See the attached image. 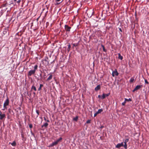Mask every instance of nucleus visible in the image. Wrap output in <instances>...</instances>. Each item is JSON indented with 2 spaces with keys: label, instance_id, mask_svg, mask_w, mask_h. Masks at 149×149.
<instances>
[{
  "label": "nucleus",
  "instance_id": "22",
  "mask_svg": "<svg viewBox=\"0 0 149 149\" xmlns=\"http://www.w3.org/2000/svg\"><path fill=\"white\" fill-rule=\"evenodd\" d=\"M38 67V66L37 65H36L34 67V70H35L36 72V70L37 69Z\"/></svg>",
  "mask_w": 149,
  "mask_h": 149
},
{
  "label": "nucleus",
  "instance_id": "3",
  "mask_svg": "<svg viewBox=\"0 0 149 149\" xmlns=\"http://www.w3.org/2000/svg\"><path fill=\"white\" fill-rule=\"evenodd\" d=\"M65 29L67 32H69L70 31L71 27L69 26L68 25H65Z\"/></svg>",
  "mask_w": 149,
  "mask_h": 149
},
{
  "label": "nucleus",
  "instance_id": "4",
  "mask_svg": "<svg viewBox=\"0 0 149 149\" xmlns=\"http://www.w3.org/2000/svg\"><path fill=\"white\" fill-rule=\"evenodd\" d=\"M142 85H137L136 86L134 89L132 91L133 92H134L136 91H137L140 88L142 87Z\"/></svg>",
  "mask_w": 149,
  "mask_h": 149
},
{
  "label": "nucleus",
  "instance_id": "19",
  "mask_svg": "<svg viewBox=\"0 0 149 149\" xmlns=\"http://www.w3.org/2000/svg\"><path fill=\"white\" fill-rule=\"evenodd\" d=\"M71 48V46L70 44L68 45V48L67 49V50L68 52H69L70 50V48Z\"/></svg>",
  "mask_w": 149,
  "mask_h": 149
},
{
  "label": "nucleus",
  "instance_id": "6",
  "mask_svg": "<svg viewBox=\"0 0 149 149\" xmlns=\"http://www.w3.org/2000/svg\"><path fill=\"white\" fill-rule=\"evenodd\" d=\"M35 72V70H30L29 71L28 75V76H31L32 74H34Z\"/></svg>",
  "mask_w": 149,
  "mask_h": 149
},
{
  "label": "nucleus",
  "instance_id": "2",
  "mask_svg": "<svg viewBox=\"0 0 149 149\" xmlns=\"http://www.w3.org/2000/svg\"><path fill=\"white\" fill-rule=\"evenodd\" d=\"M9 99L8 98H7L3 104V108H4L5 109H7L6 106L9 105Z\"/></svg>",
  "mask_w": 149,
  "mask_h": 149
},
{
  "label": "nucleus",
  "instance_id": "10",
  "mask_svg": "<svg viewBox=\"0 0 149 149\" xmlns=\"http://www.w3.org/2000/svg\"><path fill=\"white\" fill-rule=\"evenodd\" d=\"M101 86L100 85H97L95 88V91H97L98 90L100 89Z\"/></svg>",
  "mask_w": 149,
  "mask_h": 149
},
{
  "label": "nucleus",
  "instance_id": "34",
  "mask_svg": "<svg viewBox=\"0 0 149 149\" xmlns=\"http://www.w3.org/2000/svg\"><path fill=\"white\" fill-rule=\"evenodd\" d=\"M21 136H22V138H24V135L22 133L21 134Z\"/></svg>",
  "mask_w": 149,
  "mask_h": 149
},
{
  "label": "nucleus",
  "instance_id": "27",
  "mask_svg": "<svg viewBox=\"0 0 149 149\" xmlns=\"http://www.w3.org/2000/svg\"><path fill=\"white\" fill-rule=\"evenodd\" d=\"M47 59H48V57H47L46 58H45L44 60V61L46 62H47V63L48 64L49 63H48V61L47 60Z\"/></svg>",
  "mask_w": 149,
  "mask_h": 149
},
{
  "label": "nucleus",
  "instance_id": "7",
  "mask_svg": "<svg viewBox=\"0 0 149 149\" xmlns=\"http://www.w3.org/2000/svg\"><path fill=\"white\" fill-rule=\"evenodd\" d=\"M118 74L116 69H115L114 71H112V76H118Z\"/></svg>",
  "mask_w": 149,
  "mask_h": 149
},
{
  "label": "nucleus",
  "instance_id": "46",
  "mask_svg": "<svg viewBox=\"0 0 149 149\" xmlns=\"http://www.w3.org/2000/svg\"><path fill=\"white\" fill-rule=\"evenodd\" d=\"M135 15L136 16V13H135Z\"/></svg>",
  "mask_w": 149,
  "mask_h": 149
},
{
  "label": "nucleus",
  "instance_id": "25",
  "mask_svg": "<svg viewBox=\"0 0 149 149\" xmlns=\"http://www.w3.org/2000/svg\"><path fill=\"white\" fill-rule=\"evenodd\" d=\"M8 30L6 29L5 30L3 31V33L4 34H5L6 33Z\"/></svg>",
  "mask_w": 149,
  "mask_h": 149
},
{
  "label": "nucleus",
  "instance_id": "45",
  "mask_svg": "<svg viewBox=\"0 0 149 149\" xmlns=\"http://www.w3.org/2000/svg\"><path fill=\"white\" fill-rule=\"evenodd\" d=\"M17 0H14L15 1H16Z\"/></svg>",
  "mask_w": 149,
  "mask_h": 149
},
{
  "label": "nucleus",
  "instance_id": "33",
  "mask_svg": "<svg viewBox=\"0 0 149 149\" xmlns=\"http://www.w3.org/2000/svg\"><path fill=\"white\" fill-rule=\"evenodd\" d=\"M97 112L96 113H95L94 114V117H95L97 116V115L98 114Z\"/></svg>",
  "mask_w": 149,
  "mask_h": 149
},
{
  "label": "nucleus",
  "instance_id": "40",
  "mask_svg": "<svg viewBox=\"0 0 149 149\" xmlns=\"http://www.w3.org/2000/svg\"><path fill=\"white\" fill-rule=\"evenodd\" d=\"M73 47H74V46H77V45H76L75 44H73Z\"/></svg>",
  "mask_w": 149,
  "mask_h": 149
},
{
  "label": "nucleus",
  "instance_id": "21",
  "mask_svg": "<svg viewBox=\"0 0 149 149\" xmlns=\"http://www.w3.org/2000/svg\"><path fill=\"white\" fill-rule=\"evenodd\" d=\"M43 85L42 84H40V87L39 88H38V91H40L41 90V88L43 86Z\"/></svg>",
  "mask_w": 149,
  "mask_h": 149
},
{
  "label": "nucleus",
  "instance_id": "9",
  "mask_svg": "<svg viewBox=\"0 0 149 149\" xmlns=\"http://www.w3.org/2000/svg\"><path fill=\"white\" fill-rule=\"evenodd\" d=\"M124 145L123 142H122L118 144L116 146V147L117 148H119L121 146H124Z\"/></svg>",
  "mask_w": 149,
  "mask_h": 149
},
{
  "label": "nucleus",
  "instance_id": "43",
  "mask_svg": "<svg viewBox=\"0 0 149 149\" xmlns=\"http://www.w3.org/2000/svg\"><path fill=\"white\" fill-rule=\"evenodd\" d=\"M33 94H34V95H35L36 94V93L35 92H34L33 93Z\"/></svg>",
  "mask_w": 149,
  "mask_h": 149
},
{
  "label": "nucleus",
  "instance_id": "28",
  "mask_svg": "<svg viewBox=\"0 0 149 149\" xmlns=\"http://www.w3.org/2000/svg\"><path fill=\"white\" fill-rule=\"evenodd\" d=\"M91 120H88L86 122V123L87 124L90 123H91Z\"/></svg>",
  "mask_w": 149,
  "mask_h": 149
},
{
  "label": "nucleus",
  "instance_id": "1",
  "mask_svg": "<svg viewBox=\"0 0 149 149\" xmlns=\"http://www.w3.org/2000/svg\"><path fill=\"white\" fill-rule=\"evenodd\" d=\"M62 138L61 137L60 138L58 139L56 141H54L52 143H51L49 146V147H52L56 145L59 142L61 141L62 140Z\"/></svg>",
  "mask_w": 149,
  "mask_h": 149
},
{
  "label": "nucleus",
  "instance_id": "31",
  "mask_svg": "<svg viewBox=\"0 0 149 149\" xmlns=\"http://www.w3.org/2000/svg\"><path fill=\"white\" fill-rule=\"evenodd\" d=\"M145 84H149L148 82L146 79L145 80Z\"/></svg>",
  "mask_w": 149,
  "mask_h": 149
},
{
  "label": "nucleus",
  "instance_id": "26",
  "mask_svg": "<svg viewBox=\"0 0 149 149\" xmlns=\"http://www.w3.org/2000/svg\"><path fill=\"white\" fill-rule=\"evenodd\" d=\"M36 113H37V117L39 114V111L38 110H36Z\"/></svg>",
  "mask_w": 149,
  "mask_h": 149
},
{
  "label": "nucleus",
  "instance_id": "37",
  "mask_svg": "<svg viewBox=\"0 0 149 149\" xmlns=\"http://www.w3.org/2000/svg\"><path fill=\"white\" fill-rule=\"evenodd\" d=\"M98 97L99 98H101L102 99V96L100 95H99L98 96Z\"/></svg>",
  "mask_w": 149,
  "mask_h": 149
},
{
  "label": "nucleus",
  "instance_id": "13",
  "mask_svg": "<svg viewBox=\"0 0 149 149\" xmlns=\"http://www.w3.org/2000/svg\"><path fill=\"white\" fill-rule=\"evenodd\" d=\"M44 120L46 121V122H50V121L48 119V118L47 117V118H46L45 117H44Z\"/></svg>",
  "mask_w": 149,
  "mask_h": 149
},
{
  "label": "nucleus",
  "instance_id": "38",
  "mask_svg": "<svg viewBox=\"0 0 149 149\" xmlns=\"http://www.w3.org/2000/svg\"><path fill=\"white\" fill-rule=\"evenodd\" d=\"M21 1V0H18L17 1V3H19Z\"/></svg>",
  "mask_w": 149,
  "mask_h": 149
},
{
  "label": "nucleus",
  "instance_id": "16",
  "mask_svg": "<svg viewBox=\"0 0 149 149\" xmlns=\"http://www.w3.org/2000/svg\"><path fill=\"white\" fill-rule=\"evenodd\" d=\"M78 116H76L74 118H73V120L75 121H77L78 120Z\"/></svg>",
  "mask_w": 149,
  "mask_h": 149
},
{
  "label": "nucleus",
  "instance_id": "11",
  "mask_svg": "<svg viewBox=\"0 0 149 149\" xmlns=\"http://www.w3.org/2000/svg\"><path fill=\"white\" fill-rule=\"evenodd\" d=\"M48 125V124L47 123H45L42 126V127L43 128V127H45L46 128Z\"/></svg>",
  "mask_w": 149,
  "mask_h": 149
},
{
  "label": "nucleus",
  "instance_id": "44",
  "mask_svg": "<svg viewBox=\"0 0 149 149\" xmlns=\"http://www.w3.org/2000/svg\"><path fill=\"white\" fill-rule=\"evenodd\" d=\"M100 139H102V137H101V136H100Z\"/></svg>",
  "mask_w": 149,
  "mask_h": 149
},
{
  "label": "nucleus",
  "instance_id": "8",
  "mask_svg": "<svg viewBox=\"0 0 149 149\" xmlns=\"http://www.w3.org/2000/svg\"><path fill=\"white\" fill-rule=\"evenodd\" d=\"M128 141H129V139H127L125 140V141H124V144H125L124 145V148L125 149H127V142Z\"/></svg>",
  "mask_w": 149,
  "mask_h": 149
},
{
  "label": "nucleus",
  "instance_id": "24",
  "mask_svg": "<svg viewBox=\"0 0 149 149\" xmlns=\"http://www.w3.org/2000/svg\"><path fill=\"white\" fill-rule=\"evenodd\" d=\"M11 144L12 146H15L16 145V143L15 141H14L11 143Z\"/></svg>",
  "mask_w": 149,
  "mask_h": 149
},
{
  "label": "nucleus",
  "instance_id": "14",
  "mask_svg": "<svg viewBox=\"0 0 149 149\" xmlns=\"http://www.w3.org/2000/svg\"><path fill=\"white\" fill-rule=\"evenodd\" d=\"M52 74H50L49 77H48V78L47 79V81H49L52 78Z\"/></svg>",
  "mask_w": 149,
  "mask_h": 149
},
{
  "label": "nucleus",
  "instance_id": "32",
  "mask_svg": "<svg viewBox=\"0 0 149 149\" xmlns=\"http://www.w3.org/2000/svg\"><path fill=\"white\" fill-rule=\"evenodd\" d=\"M102 46L103 47V51H104V52H106V50L105 49L104 46L103 45H102Z\"/></svg>",
  "mask_w": 149,
  "mask_h": 149
},
{
  "label": "nucleus",
  "instance_id": "12",
  "mask_svg": "<svg viewBox=\"0 0 149 149\" xmlns=\"http://www.w3.org/2000/svg\"><path fill=\"white\" fill-rule=\"evenodd\" d=\"M118 54V58L120 59L121 60H122L123 59V57L122 56H121L120 53Z\"/></svg>",
  "mask_w": 149,
  "mask_h": 149
},
{
  "label": "nucleus",
  "instance_id": "39",
  "mask_svg": "<svg viewBox=\"0 0 149 149\" xmlns=\"http://www.w3.org/2000/svg\"><path fill=\"white\" fill-rule=\"evenodd\" d=\"M119 31L121 32H122V30L121 29V28H119Z\"/></svg>",
  "mask_w": 149,
  "mask_h": 149
},
{
  "label": "nucleus",
  "instance_id": "17",
  "mask_svg": "<svg viewBox=\"0 0 149 149\" xmlns=\"http://www.w3.org/2000/svg\"><path fill=\"white\" fill-rule=\"evenodd\" d=\"M105 94L103 93L102 96V99H103L106 97Z\"/></svg>",
  "mask_w": 149,
  "mask_h": 149
},
{
  "label": "nucleus",
  "instance_id": "5",
  "mask_svg": "<svg viewBox=\"0 0 149 149\" xmlns=\"http://www.w3.org/2000/svg\"><path fill=\"white\" fill-rule=\"evenodd\" d=\"M6 117V115L4 113L2 114L1 112L0 111V120H2Z\"/></svg>",
  "mask_w": 149,
  "mask_h": 149
},
{
  "label": "nucleus",
  "instance_id": "15",
  "mask_svg": "<svg viewBox=\"0 0 149 149\" xmlns=\"http://www.w3.org/2000/svg\"><path fill=\"white\" fill-rule=\"evenodd\" d=\"M31 89L35 91H36V87L33 85L31 87Z\"/></svg>",
  "mask_w": 149,
  "mask_h": 149
},
{
  "label": "nucleus",
  "instance_id": "41",
  "mask_svg": "<svg viewBox=\"0 0 149 149\" xmlns=\"http://www.w3.org/2000/svg\"><path fill=\"white\" fill-rule=\"evenodd\" d=\"M61 0H56V1L57 2H59L61 1Z\"/></svg>",
  "mask_w": 149,
  "mask_h": 149
},
{
  "label": "nucleus",
  "instance_id": "23",
  "mask_svg": "<svg viewBox=\"0 0 149 149\" xmlns=\"http://www.w3.org/2000/svg\"><path fill=\"white\" fill-rule=\"evenodd\" d=\"M134 81V79L133 78H131L130 81V82H133Z\"/></svg>",
  "mask_w": 149,
  "mask_h": 149
},
{
  "label": "nucleus",
  "instance_id": "30",
  "mask_svg": "<svg viewBox=\"0 0 149 149\" xmlns=\"http://www.w3.org/2000/svg\"><path fill=\"white\" fill-rule=\"evenodd\" d=\"M7 6V3H6L5 4H3L2 5V6L3 7H6Z\"/></svg>",
  "mask_w": 149,
  "mask_h": 149
},
{
  "label": "nucleus",
  "instance_id": "35",
  "mask_svg": "<svg viewBox=\"0 0 149 149\" xmlns=\"http://www.w3.org/2000/svg\"><path fill=\"white\" fill-rule=\"evenodd\" d=\"M125 103H126V101L125 100L124 102H123L122 103V105H125Z\"/></svg>",
  "mask_w": 149,
  "mask_h": 149
},
{
  "label": "nucleus",
  "instance_id": "42",
  "mask_svg": "<svg viewBox=\"0 0 149 149\" xmlns=\"http://www.w3.org/2000/svg\"><path fill=\"white\" fill-rule=\"evenodd\" d=\"M5 109H5V108H4V109H3V110H5Z\"/></svg>",
  "mask_w": 149,
  "mask_h": 149
},
{
  "label": "nucleus",
  "instance_id": "36",
  "mask_svg": "<svg viewBox=\"0 0 149 149\" xmlns=\"http://www.w3.org/2000/svg\"><path fill=\"white\" fill-rule=\"evenodd\" d=\"M110 94L109 93H108L107 94H105L106 97H107Z\"/></svg>",
  "mask_w": 149,
  "mask_h": 149
},
{
  "label": "nucleus",
  "instance_id": "29",
  "mask_svg": "<svg viewBox=\"0 0 149 149\" xmlns=\"http://www.w3.org/2000/svg\"><path fill=\"white\" fill-rule=\"evenodd\" d=\"M29 126L30 128H32L33 127L32 125L31 124H29Z\"/></svg>",
  "mask_w": 149,
  "mask_h": 149
},
{
  "label": "nucleus",
  "instance_id": "20",
  "mask_svg": "<svg viewBox=\"0 0 149 149\" xmlns=\"http://www.w3.org/2000/svg\"><path fill=\"white\" fill-rule=\"evenodd\" d=\"M125 100L127 102H129V101H132V100L130 98H129V99H127V98H125Z\"/></svg>",
  "mask_w": 149,
  "mask_h": 149
},
{
  "label": "nucleus",
  "instance_id": "18",
  "mask_svg": "<svg viewBox=\"0 0 149 149\" xmlns=\"http://www.w3.org/2000/svg\"><path fill=\"white\" fill-rule=\"evenodd\" d=\"M102 111H103L102 109H99L98 110V111H97V112L99 114V113H101Z\"/></svg>",
  "mask_w": 149,
  "mask_h": 149
}]
</instances>
